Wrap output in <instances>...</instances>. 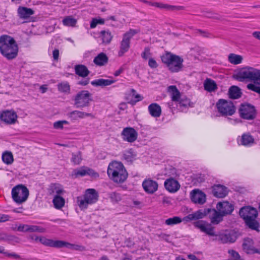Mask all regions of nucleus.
<instances>
[{
	"label": "nucleus",
	"instance_id": "nucleus-1",
	"mask_svg": "<svg viewBox=\"0 0 260 260\" xmlns=\"http://www.w3.org/2000/svg\"><path fill=\"white\" fill-rule=\"evenodd\" d=\"M18 48L13 38L3 35L0 37V51L8 59H13L17 56Z\"/></svg>",
	"mask_w": 260,
	"mask_h": 260
},
{
	"label": "nucleus",
	"instance_id": "nucleus-2",
	"mask_svg": "<svg viewBox=\"0 0 260 260\" xmlns=\"http://www.w3.org/2000/svg\"><path fill=\"white\" fill-rule=\"evenodd\" d=\"M208 215L211 220V222L214 224H217L223 220L222 213L215 209H205L203 211L200 210L192 214H188L185 217L186 221H190L203 218L204 216Z\"/></svg>",
	"mask_w": 260,
	"mask_h": 260
},
{
	"label": "nucleus",
	"instance_id": "nucleus-3",
	"mask_svg": "<svg viewBox=\"0 0 260 260\" xmlns=\"http://www.w3.org/2000/svg\"><path fill=\"white\" fill-rule=\"evenodd\" d=\"M107 174L111 179L117 183L123 182L127 177V173L123 164L116 161L110 163Z\"/></svg>",
	"mask_w": 260,
	"mask_h": 260
},
{
	"label": "nucleus",
	"instance_id": "nucleus-4",
	"mask_svg": "<svg viewBox=\"0 0 260 260\" xmlns=\"http://www.w3.org/2000/svg\"><path fill=\"white\" fill-rule=\"evenodd\" d=\"M98 192L93 188H88L85 190L82 196L77 198V202L81 210L86 209L89 205L96 203L99 200Z\"/></svg>",
	"mask_w": 260,
	"mask_h": 260
},
{
	"label": "nucleus",
	"instance_id": "nucleus-5",
	"mask_svg": "<svg viewBox=\"0 0 260 260\" xmlns=\"http://www.w3.org/2000/svg\"><path fill=\"white\" fill-rule=\"evenodd\" d=\"M257 214L256 209L250 206L242 207L239 211V215L243 218L246 225L254 230L259 227V224L255 220Z\"/></svg>",
	"mask_w": 260,
	"mask_h": 260
},
{
	"label": "nucleus",
	"instance_id": "nucleus-6",
	"mask_svg": "<svg viewBox=\"0 0 260 260\" xmlns=\"http://www.w3.org/2000/svg\"><path fill=\"white\" fill-rule=\"evenodd\" d=\"M161 59L172 72H178L183 68V59L179 56L166 52L161 56Z\"/></svg>",
	"mask_w": 260,
	"mask_h": 260
},
{
	"label": "nucleus",
	"instance_id": "nucleus-7",
	"mask_svg": "<svg viewBox=\"0 0 260 260\" xmlns=\"http://www.w3.org/2000/svg\"><path fill=\"white\" fill-rule=\"evenodd\" d=\"M236 79L239 81L249 79L254 81V83L260 84V70L253 68L242 69L236 75Z\"/></svg>",
	"mask_w": 260,
	"mask_h": 260
},
{
	"label": "nucleus",
	"instance_id": "nucleus-8",
	"mask_svg": "<svg viewBox=\"0 0 260 260\" xmlns=\"http://www.w3.org/2000/svg\"><path fill=\"white\" fill-rule=\"evenodd\" d=\"M11 194L13 201L17 204H20L27 200L29 190L24 185L19 184L12 188Z\"/></svg>",
	"mask_w": 260,
	"mask_h": 260
},
{
	"label": "nucleus",
	"instance_id": "nucleus-9",
	"mask_svg": "<svg viewBox=\"0 0 260 260\" xmlns=\"http://www.w3.org/2000/svg\"><path fill=\"white\" fill-rule=\"evenodd\" d=\"M91 98L92 95L88 91H80L74 98V105L76 108L79 109L88 107L92 101Z\"/></svg>",
	"mask_w": 260,
	"mask_h": 260
},
{
	"label": "nucleus",
	"instance_id": "nucleus-10",
	"mask_svg": "<svg viewBox=\"0 0 260 260\" xmlns=\"http://www.w3.org/2000/svg\"><path fill=\"white\" fill-rule=\"evenodd\" d=\"M216 107L218 112L223 116H232L236 112V107L232 102L224 99H219Z\"/></svg>",
	"mask_w": 260,
	"mask_h": 260
},
{
	"label": "nucleus",
	"instance_id": "nucleus-11",
	"mask_svg": "<svg viewBox=\"0 0 260 260\" xmlns=\"http://www.w3.org/2000/svg\"><path fill=\"white\" fill-rule=\"evenodd\" d=\"M137 32L138 31L136 30L131 29L123 34L122 41L120 42V50L118 52L119 56H122L125 52L128 51L130 48L131 40Z\"/></svg>",
	"mask_w": 260,
	"mask_h": 260
},
{
	"label": "nucleus",
	"instance_id": "nucleus-12",
	"mask_svg": "<svg viewBox=\"0 0 260 260\" xmlns=\"http://www.w3.org/2000/svg\"><path fill=\"white\" fill-rule=\"evenodd\" d=\"M240 117L246 120H253L256 116L254 106L249 104H242L239 109Z\"/></svg>",
	"mask_w": 260,
	"mask_h": 260
},
{
	"label": "nucleus",
	"instance_id": "nucleus-13",
	"mask_svg": "<svg viewBox=\"0 0 260 260\" xmlns=\"http://www.w3.org/2000/svg\"><path fill=\"white\" fill-rule=\"evenodd\" d=\"M121 136L123 141L132 143L137 140L138 133L134 128L127 127L123 128Z\"/></svg>",
	"mask_w": 260,
	"mask_h": 260
},
{
	"label": "nucleus",
	"instance_id": "nucleus-14",
	"mask_svg": "<svg viewBox=\"0 0 260 260\" xmlns=\"http://www.w3.org/2000/svg\"><path fill=\"white\" fill-rule=\"evenodd\" d=\"M216 209L222 213V215L226 216L232 214L234 210V207L233 204L228 201H223L217 204Z\"/></svg>",
	"mask_w": 260,
	"mask_h": 260
},
{
	"label": "nucleus",
	"instance_id": "nucleus-15",
	"mask_svg": "<svg viewBox=\"0 0 260 260\" xmlns=\"http://www.w3.org/2000/svg\"><path fill=\"white\" fill-rule=\"evenodd\" d=\"M194 226L200 229L201 231L206 233L209 236H215V234L214 231V228L204 221L199 220L194 223Z\"/></svg>",
	"mask_w": 260,
	"mask_h": 260
},
{
	"label": "nucleus",
	"instance_id": "nucleus-16",
	"mask_svg": "<svg viewBox=\"0 0 260 260\" xmlns=\"http://www.w3.org/2000/svg\"><path fill=\"white\" fill-rule=\"evenodd\" d=\"M194 226L200 229L201 231L206 233L209 236H215V234L214 231V228L204 221L199 220L194 223Z\"/></svg>",
	"mask_w": 260,
	"mask_h": 260
},
{
	"label": "nucleus",
	"instance_id": "nucleus-17",
	"mask_svg": "<svg viewBox=\"0 0 260 260\" xmlns=\"http://www.w3.org/2000/svg\"><path fill=\"white\" fill-rule=\"evenodd\" d=\"M73 173V175H74L75 177L79 176L83 177L86 175H89L94 178L99 176V174L93 170L84 167L74 170Z\"/></svg>",
	"mask_w": 260,
	"mask_h": 260
},
{
	"label": "nucleus",
	"instance_id": "nucleus-18",
	"mask_svg": "<svg viewBox=\"0 0 260 260\" xmlns=\"http://www.w3.org/2000/svg\"><path fill=\"white\" fill-rule=\"evenodd\" d=\"M192 202L196 204L202 205L206 202V196L205 193L199 189H194L190 193Z\"/></svg>",
	"mask_w": 260,
	"mask_h": 260
},
{
	"label": "nucleus",
	"instance_id": "nucleus-19",
	"mask_svg": "<svg viewBox=\"0 0 260 260\" xmlns=\"http://www.w3.org/2000/svg\"><path fill=\"white\" fill-rule=\"evenodd\" d=\"M18 231L23 232L43 233L46 232V229L42 226L37 225L20 224L18 227Z\"/></svg>",
	"mask_w": 260,
	"mask_h": 260
},
{
	"label": "nucleus",
	"instance_id": "nucleus-20",
	"mask_svg": "<svg viewBox=\"0 0 260 260\" xmlns=\"http://www.w3.org/2000/svg\"><path fill=\"white\" fill-rule=\"evenodd\" d=\"M142 186L146 192L153 194L158 189V183L150 179H145L142 183Z\"/></svg>",
	"mask_w": 260,
	"mask_h": 260
},
{
	"label": "nucleus",
	"instance_id": "nucleus-21",
	"mask_svg": "<svg viewBox=\"0 0 260 260\" xmlns=\"http://www.w3.org/2000/svg\"><path fill=\"white\" fill-rule=\"evenodd\" d=\"M0 118L5 123L12 124L17 121V115L14 111H6L1 113Z\"/></svg>",
	"mask_w": 260,
	"mask_h": 260
},
{
	"label": "nucleus",
	"instance_id": "nucleus-22",
	"mask_svg": "<svg viewBox=\"0 0 260 260\" xmlns=\"http://www.w3.org/2000/svg\"><path fill=\"white\" fill-rule=\"evenodd\" d=\"M164 186L168 191L172 193L177 192L180 187L178 181L172 177L167 179L165 181Z\"/></svg>",
	"mask_w": 260,
	"mask_h": 260
},
{
	"label": "nucleus",
	"instance_id": "nucleus-23",
	"mask_svg": "<svg viewBox=\"0 0 260 260\" xmlns=\"http://www.w3.org/2000/svg\"><path fill=\"white\" fill-rule=\"evenodd\" d=\"M69 118L72 121L77 120L78 119H83L86 117H93L91 113L85 112L79 110H74L67 114Z\"/></svg>",
	"mask_w": 260,
	"mask_h": 260
},
{
	"label": "nucleus",
	"instance_id": "nucleus-24",
	"mask_svg": "<svg viewBox=\"0 0 260 260\" xmlns=\"http://www.w3.org/2000/svg\"><path fill=\"white\" fill-rule=\"evenodd\" d=\"M243 250L248 254L259 253L260 251L253 246V241L250 238L245 239L242 244Z\"/></svg>",
	"mask_w": 260,
	"mask_h": 260
},
{
	"label": "nucleus",
	"instance_id": "nucleus-25",
	"mask_svg": "<svg viewBox=\"0 0 260 260\" xmlns=\"http://www.w3.org/2000/svg\"><path fill=\"white\" fill-rule=\"evenodd\" d=\"M62 241L61 240H53L47 239L43 236H41V238H40V242L43 245L46 246L57 248H61Z\"/></svg>",
	"mask_w": 260,
	"mask_h": 260
},
{
	"label": "nucleus",
	"instance_id": "nucleus-26",
	"mask_svg": "<svg viewBox=\"0 0 260 260\" xmlns=\"http://www.w3.org/2000/svg\"><path fill=\"white\" fill-rule=\"evenodd\" d=\"M212 193L217 198H224L228 194V189L226 187L218 184L212 187Z\"/></svg>",
	"mask_w": 260,
	"mask_h": 260
},
{
	"label": "nucleus",
	"instance_id": "nucleus-27",
	"mask_svg": "<svg viewBox=\"0 0 260 260\" xmlns=\"http://www.w3.org/2000/svg\"><path fill=\"white\" fill-rule=\"evenodd\" d=\"M254 143V139L251 135L249 134H244L242 135L240 141L239 142L240 145L246 147H250Z\"/></svg>",
	"mask_w": 260,
	"mask_h": 260
},
{
	"label": "nucleus",
	"instance_id": "nucleus-28",
	"mask_svg": "<svg viewBox=\"0 0 260 260\" xmlns=\"http://www.w3.org/2000/svg\"><path fill=\"white\" fill-rule=\"evenodd\" d=\"M115 82V80L104 79L103 78L94 80L91 82L92 85L94 86L105 87L111 85Z\"/></svg>",
	"mask_w": 260,
	"mask_h": 260
},
{
	"label": "nucleus",
	"instance_id": "nucleus-29",
	"mask_svg": "<svg viewBox=\"0 0 260 260\" xmlns=\"http://www.w3.org/2000/svg\"><path fill=\"white\" fill-rule=\"evenodd\" d=\"M108 62V57L104 53H101L95 56L93 62L98 66H105Z\"/></svg>",
	"mask_w": 260,
	"mask_h": 260
},
{
	"label": "nucleus",
	"instance_id": "nucleus-30",
	"mask_svg": "<svg viewBox=\"0 0 260 260\" xmlns=\"http://www.w3.org/2000/svg\"><path fill=\"white\" fill-rule=\"evenodd\" d=\"M34 11L30 8L20 7L18 9V14L20 18L26 19L33 15Z\"/></svg>",
	"mask_w": 260,
	"mask_h": 260
},
{
	"label": "nucleus",
	"instance_id": "nucleus-31",
	"mask_svg": "<svg viewBox=\"0 0 260 260\" xmlns=\"http://www.w3.org/2000/svg\"><path fill=\"white\" fill-rule=\"evenodd\" d=\"M75 73L79 76L85 78L90 73L87 68L83 64H78L75 66Z\"/></svg>",
	"mask_w": 260,
	"mask_h": 260
},
{
	"label": "nucleus",
	"instance_id": "nucleus-32",
	"mask_svg": "<svg viewBox=\"0 0 260 260\" xmlns=\"http://www.w3.org/2000/svg\"><path fill=\"white\" fill-rule=\"evenodd\" d=\"M148 110L150 115L154 117L160 116L161 112V107L156 103H153L148 106Z\"/></svg>",
	"mask_w": 260,
	"mask_h": 260
},
{
	"label": "nucleus",
	"instance_id": "nucleus-33",
	"mask_svg": "<svg viewBox=\"0 0 260 260\" xmlns=\"http://www.w3.org/2000/svg\"><path fill=\"white\" fill-rule=\"evenodd\" d=\"M229 96L230 99H238L241 96L242 92L239 87L237 86H232L229 90Z\"/></svg>",
	"mask_w": 260,
	"mask_h": 260
},
{
	"label": "nucleus",
	"instance_id": "nucleus-34",
	"mask_svg": "<svg viewBox=\"0 0 260 260\" xmlns=\"http://www.w3.org/2000/svg\"><path fill=\"white\" fill-rule=\"evenodd\" d=\"M204 87L205 90L210 92L215 91L217 88L216 82L214 80L209 78H207L205 80Z\"/></svg>",
	"mask_w": 260,
	"mask_h": 260
},
{
	"label": "nucleus",
	"instance_id": "nucleus-35",
	"mask_svg": "<svg viewBox=\"0 0 260 260\" xmlns=\"http://www.w3.org/2000/svg\"><path fill=\"white\" fill-rule=\"evenodd\" d=\"M151 6H154L160 9H165L171 10H181L184 9L183 6H174L160 3H152Z\"/></svg>",
	"mask_w": 260,
	"mask_h": 260
},
{
	"label": "nucleus",
	"instance_id": "nucleus-36",
	"mask_svg": "<svg viewBox=\"0 0 260 260\" xmlns=\"http://www.w3.org/2000/svg\"><path fill=\"white\" fill-rule=\"evenodd\" d=\"M48 193L50 195H58L63 192V189L60 184L52 183L50 185L48 189Z\"/></svg>",
	"mask_w": 260,
	"mask_h": 260
},
{
	"label": "nucleus",
	"instance_id": "nucleus-37",
	"mask_svg": "<svg viewBox=\"0 0 260 260\" xmlns=\"http://www.w3.org/2000/svg\"><path fill=\"white\" fill-rule=\"evenodd\" d=\"M168 91L171 94V99L173 101H179L180 98V93L176 86H170L168 87Z\"/></svg>",
	"mask_w": 260,
	"mask_h": 260
},
{
	"label": "nucleus",
	"instance_id": "nucleus-38",
	"mask_svg": "<svg viewBox=\"0 0 260 260\" xmlns=\"http://www.w3.org/2000/svg\"><path fill=\"white\" fill-rule=\"evenodd\" d=\"M237 237L233 233H228L220 236V240L223 243H233L236 240Z\"/></svg>",
	"mask_w": 260,
	"mask_h": 260
},
{
	"label": "nucleus",
	"instance_id": "nucleus-39",
	"mask_svg": "<svg viewBox=\"0 0 260 260\" xmlns=\"http://www.w3.org/2000/svg\"><path fill=\"white\" fill-rule=\"evenodd\" d=\"M62 247H67L69 249L78 250L80 251H83L86 250L85 247L82 245L73 244L64 241H62L61 248Z\"/></svg>",
	"mask_w": 260,
	"mask_h": 260
},
{
	"label": "nucleus",
	"instance_id": "nucleus-40",
	"mask_svg": "<svg viewBox=\"0 0 260 260\" xmlns=\"http://www.w3.org/2000/svg\"><path fill=\"white\" fill-rule=\"evenodd\" d=\"M52 202L54 207L57 209H60L65 204L64 199L58 195H55L53 199Z\"/></svg>",
	"mask_w": 260,
	"mask_h": 260
},
{
	"label": "nucleus",
	"instance_id": "nucleus-41",
	"mask_svg": "<svg viewBox=\"0 0 260 260\" xmlns=\"http://www.w3.org/2000/svg\"><path fill=\"white\" fill-rule=\"evenodd\" d=\"M100 37L102 39L103 43L109 44L113 38L111 33L109 30H102L100 32Z\"/></svg>",
	"mask_w": 260,
	"mask_h": 260
},
{
	"label": "nucleus",
	"instance_id": "nucleus-42",
	"mask_svg": "<svg viewBox=\"0 0 260 260\" xmlns=\"http://www.w3.org/2000/svg\"><path fill=\"white\" fill-rule=\"evenodd\" d=\"M229 61L234 64H238L242 62L243 57L241 55L231 53L228 56Z\"/></svg>",
	"mask_w": 260,
	"mask_h": 260
},
{
	"label": "nucleus",
	"instance_id": "nucleus-43",
	"mask_svg": "<svg viewBox=\"0 0 260 260\" xmlns=\"http://www.w3.org/2000/svg\"><path fill=\"white\" fill-rule=\"evenodd\" d=\"M57 89L60 92L69 94L70 93V85L67 81L62 82L57 84Z\"/></svg>",
	"mask_w": 260,
	"mask_h": 260
},
{
	"label": "nucleus",
	"instance_id": "nucleus-44",
	"mask_svg": "<svg viewBox=\"0 0 260 260\" xmlns=\"http://www.w3.org/2000/svg\"><path fill=\"white\" fill-rule=\"evenodd\" d=\"M62 23L67 26L74 27L77 23V20L71 16H67L62 20Z\"/></svg>",
	"mask_w": 260,
	"mask_h": 260
},
{
	"label": "nucleus",
	"instance_id": "nucleus-45",
	"mask_svg": "<svg viewBox=\"0 0 260 260\" xmlns=\"http://www.w3.org/2000/svg\"><path fill=\"white\" fill-rule=\"evenodd\" d=\"M3 162L7 165L11 164L14 160L13 156L11 152H6L2 155Z\"/></svg>",
	"mask_w": 260,
	"mask_h": 260
},
{
	"label": "nucleus",
	"instance_id": "nucleus-46",
	"mask_svg": "<svg viewBox=\"0 0 260 260\" xmlns=\"http://www.w3.org/2000/svg\"><path fill=\"white\" fill-rule=\"evenodd\" d=\"M182 219L178 216H174L166 220L165 223L168 225H173L181 222Z\"/></svg>",
	"mask_w": 260,
	"mask_h": 260
},
{
	"label": "nucleus",
	"instance_id": "nucleus-47",
	"mask_svg": "<svg viewBox=\"0 0 260 260\" xmlns=\"http://www.w3.org/2000/svg\"><path fill=\"white\" fill-rule=\"evenodd\" d=\"M72 155L71 161L75 165H79L82 160L81 153L79 151L72 153Z\"/></svg>",
	"mask_w": 260,
	"mask_h": 260
},
{
	"label": "nucleus",
	"instance_id": "nucleus-48",
	"mask_svg": "<svg viewBox=\"0 0 260 260\" xmlns=\"http://www.w3.org/2000/svg\"><path fill=\"white\" fill-rule=\"evenodd\" d=\"M109 197L113 202H118L121 200V197L119 193L113 192L109 194Z\"/></svg>",
	"mask_w": 260,
	"mask_h": 260
},
{
	"label": "nucleus",
	"instance_id": "nucleus-49",
	"mask_svg": "<svg viewBox=\"0 0 260 260\" xmlns=\"http://www.w3.org/2000/svg\"><path fill=\"white\" fill-rule=\"evenodd\" d=\"M69 122L67 120H59L53 123V127L55 129H62L63 124H69Z\"/></svg>",
	"mask_w": 260,
	"mask_h": 260
},
{
	"label": "nucleus",
	"instance_id": "nucleus-50",
	"mask_svg": "<svg viewBox=\"0 0 260 260\" xmlns=\"http://www.w3.org/2000/svg\"><path fill=\"white\" fill-rule=\"evenodd\" d=\"M229 253L231 255V257L228 260H236L242 259L240 257V256L239 254V253L234 250H229Z\"/></svg>",
	"mask_w": 260,
	"mask_h": 260
},
{
	"label": "nucleus",
	"instance_id": "nucleus-51",
	"mask_svg": "<svg viewBox=\"0 0 260 260\" xmlns=\"http://www.w3.org/2000/svg\"><path fill=\"white\" fill-rule=\"evenodd\" d=\"M131 91L132 96L133 97H134L135 99L134 101H132V102H131L132 103H135L137 102L142 100L143 98L141 96V95L140 94H137L135 89H131Z\"/></svg>",
	"mask_w": 260,
	"mask_h": 260
},
{
	"label": "nucleus",
	"instance_id": "nucleus-52",
	"mask_svg": "<svg viewBox=\"0 0 260 260\" xmlns=\"http://www.w3.org/2000/svg\"><path fill=\"white\" fill-rule=\"evenodd\" d=\"M104 22H105V21L103 19H97L95 18L93 19L90 22V28H94L96 26V25L98 24H103L104 23Z\"/></svg>",
	"mask_w": 260,
	"mask_h": 260
},
{
	"label": "nucleus",
	"instance_id": "nucleus-53",
	"mask_svg": "<svg viewBox=\"0 0 260 260\" xmlns=\"http://www.w3.org/2000/svg\"><path fill=\"white\" fill-rule=\"evenodd\" d=\"M247 87L248 89L260 94V86H257L254 84L250 83L247 85Z\"/></svg>",
	"mask_w": 260,
	"mask_h": 260
},
{
	"label": "nucleus",
	"instance_id": "nucleus-54",
	"mask_svg": "<svg viewBox=\"0 0 260 260\" xmlns=\"http://www.w3.org/2000/svg\"><path fill=\"white\" fill-rule=\"evenodd\" d=\"M151 55L150 49L149 47H147L144 48V51L142 53V57L146 60Z\"/></svg>",
	"mask_w": 260,
	"mask_h": 260
},
{
	"label": "nucleus",
	"instance_id": "nucleus-55",
	"mask_svg": "<svg viewBox=\"0 0 260 260\" xmlns=\"http://www.w3.org/2000/svg\"><path fill=\"white\" fill-rule=\"evenodd\" d=\"M179 104L180 107H187L189 105V100L186 98H182L179 100Z\"/></svg>",
	"mask_w": 260,
	"mask_h": 260
},
{
	"label": "nucleus",
	"instance_id": "nucleus-56",
	"mask_svg": "<svg viewBox=\"0 0 260 260\" xmlns=\"http://www.w3.org/2000/svg\"><path fill=\"white\" fill-rule=\"evenodd\" d=\"M123 158L127 161H131L133 158L132 152L130 150L126 151L123 154Z\"/></svg>",
	"mask_w": 260,
	"mask_h": 260
},
{
	"label": "nucleus",
	"instance_id": "nucleus-57",
	"mask_svg": "<svg viewBox=\"0 0 260 260\" xmlns=\"http://www.w3.org/2000/svg\"><path fill=\"white\" fill-rule=\"evenodd\" d=\"M4 254L8 257H12L16 259H21L20 256L14 252L9 253V252L5 251Z\"/></svg>",
	"mask_w": 260,
	"mask_h": 260
},
{
	"label": "nucleus",
	"instance_id": "nucleus-58",
	"mask_svg": "<svg viewBox=\"0 0 260 260\" xmlns=\"http://www.w3.org/2000/svg\"><path fill=\"white\" fill-rule=\"evenodd\" d=\"M148 65L151 68H156L158 66L156 61L152 58L149 59Z\"/></svg>",
	"mask_w": 260,
	"mask_h": 260
},
{
	"label": "nucleus",
	"instance_id": "nucleus-59",
	"mask_svg": "<svg viewBox=\"0 0 260 260\" xmlns=\"http://www.w3.org/2000/svg\"><path fill=\"white\" fill-rule=\"evenodd\" d=\"M197 31L204 37L209 38L211 36V34L207 31H205L201 29H198Z\"/></svg>",
	"mask_w": 260,
	"mask_h": 260
},
{
	"label": "nucleus",
	"instance_id": "nucleus-60",
	"mask_svg": "<svg viewBox=\"0 0 260 260\" xmlns=\"http://www.w3.org/2000/svg\"><path fill=\"white\" fill-rule=\"evenodd\" d=\"M89 79L86 78V79H82L81 81H79L78 82V84L80 85L85 86V85H87L89 83Z\"/></svg>",
	"mask_w": 260,
	"mask_h": 260
},
{
	"label": "nucleus",
	"instance_id": "nucleus-61",
	"mask_svg": "<svg viewBox=\"0 0 260 260\" xmlns=\"http://www.w3.org/2000/svg\"><path fill=\"white\" fill-rule=\"evenodd\" d=\"M9 217L5 214H0V222H5L9 220Z\"/></svg>",
	"mask_w": 260,
	"mask_h": 260
},
{
	"label": "nucleus",
	"instance_id": "nucleus-62",
	"mask_svg": "<svg viewBox=\"0 0 260 260\" xmlns=\"http://www.w3.org/2000/svg\"><path fill=\"white\" fill-rule=\"evenodd\" d=\"M59 50L58 49H55L53 51V57L54 60H57L59 57Z\"/></svg>",
	"mask_w": 260,
	"mask_h": 260
},
{
	"label": "nucleus",
	"instance_id": "nucleus-63",
	"mask_svg": "<svg viewBox=\"0 0 260 260\" xmlns=\"http://www.w3.org/2000/svg\"><path fill=\"white\" fill-rule=\"evenodd\" d=\"M7 240V236L6 234L3 233H0V241H5Z\"/></svg>",
	"mask_w": 260,
	"mask_h": 260
},
{
	"label": "nucleus",
	"instance_id": "nucleus-64",
	"mask_svg": "<svg viewBox=\"0 0 260 260\" xmlns=\"http://www.w3.org/2000/svg\"><path fill=\"white\" fill-rule=\"evenodd\" d=\"M252 36L255 39L260 40V31H256L252 32Z\"/></svg>",
	"mask_w": 260,
	"mask_h": 260
}]
</instances>
